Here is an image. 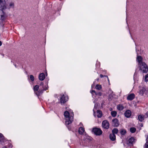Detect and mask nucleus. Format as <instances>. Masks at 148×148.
<instances>
[{"label":"nucleus","mask_w":148,"mask_h":148,"mask_svg":"<svg viewBox=\"0 0 148 148\" xmlns=\"http://www.w3.org/2000/svg\"><path fill=\"white\" fill-rule=\"evenodd\" d=\"M64 119L65 120V124L68 125L73 121V112L71 110L69 111H66L64 113Z\"/></svg>","instance_id":"f257e3e1"},{"label":"nucleus","mask_w":148,"mask_h":148,"mask_svg":"<svg viewBox=\"0 0 148 148\" xmlns=\"http://www.w3.org/2000/svg\"><path fill=\"white\" fill-rule=\"evenodd\" d=\"M138 65L140 70L142 73H147L148 71V67L145 63H141Z\"/></svg>","instance_id":"f03ea898"},{"label":"nucleus","mask_w":148,"mask_h":148,"mask_svg":"<svg viewBox=\"0 0 148 148\" xmlns=\"http://www.w3.org/2000/svg\"><path fill=\"white\" fill-rule=\"evenodd\" d=\"M39 86L38 85H36L34 86V90L35 93L38 96L40 94H42L43 92V90L42 89H41V87L40 88L39 91H38L39 89Z\"/></svg>","instance_id":"7ed1b4c3"},{"label":"nucleus","mask_w":148,"mask_h":148,"mask_svg":"<svg viewBox=\"0 0 148 148\" xmlns=\"http://www.w3.org/2000/svg\"><path fill=\"white\" fill-rule=\"evenodd\" d=\"M92 132L96 135L99 136L102 133L101 130L99 128H93L92 129Z\"/></svg>","instance_id":"20e7f679"},{"label":"nucleus","mask_w":148,"mask_h":148,"mask_svg":"<svg viewBox=\"0 0 148 148\" xmlns=\"http://www.w3.org/2000/svg\"><path fill=\"white\" fill-rule=\"evenodd\" d=\"M102 125L103 127L105 129H108L109 127V123L106 120H105L103 121Z\"/></svg>","instance_id":"39448f33"},{"label":"nucleus","mask_w":148,"mask_h":148,"mask_svg":"<svg viewBox=\"0 0 148 148\" xmlns=\"http://www.w3.org/2000/svg\"><path fill=\"white\" fill-rule=\"evenodd\" d=\"M68 97L65 96L64 95H63L60 97V101L61 103H64L68 100Z\"/></svg>","instance_id":"423d86ee"},{"label":"nucleus","mask_w":148,"mask_h":148,"mask_svg":"<svg viewBox=\"0 0 148 148\" xmlns=\"http://www.w3.org/2000/svg\"><path fill=\"white\" fill-rule=\"evenodd\" d=\"M135 141V140L134 138L131 137L128 140L127 143L128 145L131 146L132 145Z\"/></svg>","instance_id":"0eeeda50"},{"label":"nucleus","mask_w":148,"mask_h":148,"mask_svg":"<svg viewBox=\"0 0 148 148\" xmlns=\"http://www.w3.org/2000/svg\"><path fill=\"white\" fill-rule=\"evenodd\" d=\"M94 115L95 116L97 115L98 118H100L102 116V114L100 110H97L96 113L94 112Z\"/></svg>","instance_id":"6e6552de"},{"label":"nucleus","mask_w":148,"mask_h":148,"mask_svg":"<svg viewBox=\"0 0 148 148\" xmlns=\"http://www.w3.org/2000/svg\"><path fill=\"white\" fill-rule=\"evenodd\" d=\"M146 89L145 87H143L142 89L140 90L139 93L140 94L143 95L144 94H146Z\"/></svg>","instance_id":"1a4fd4ad"},{"label":"nucleus","mask_w":148,"mask_h":148,"mask_svg":"<svg viewBox=\"0 0 148 148\" xmlns=\"http://www.w3.org/2000/svg\"><path fill=\"white\" fill-rule=\"evenodd\" d=\"M38 78L39 79L40 81L43 80L45 78V74L43 73H40L39 75Z\"/></svg>","instance_id":"9d476101"},{"label":"nucleus","mask_w":148,"mask_h":148,"mask_svg":"<svg viewBox=\"0 0 148 148\" xmlns=\"http://www.w3.org/2000/svg\"><path fill=\"white\" fill-rule=\"evenodd\" d=\"M135 97V95L134 94H131L128 95L127 99L128 100H131L133 99Z\"/></svg>","instance_id":"9b49d317"},{"label":"nucleus","mask_w":148,"mask_h":148,"mask_svg":"<svg viewBox=\"0 0 148 148\" xmlns=\"http://www.w3.org/2000/svg\"><path fill=\"white\" fill-rule=\"evenodd\" d=\"M112 123L115 126H117L119 125L118 121L117 119H115L112 120Z\"/></svg>","instance_id":"f8f14e48"},{"label":"nucleus","mask_w":148,"mask_h":148,"mask_svg":"<svg viewBox=\"0 0 148 148\" xmlns=\"http://www.w3.org/2000/svg\"><path fill=\"white\" fill-rule=\"evenodd\" d=\"M131 114V112L129 110L126 111L125 113V116L127 118H129L130 117Z\"/></svg>","instance_id":"ddd939ff"},{"label":"nucleus","mask_w":148,"mask_h":148,"mask_svg":"<svg viewBox=\"0 0 148 148\" xmlns=\"http://www.w3.org/2000/svg\"><path fill=\"white\" fill-rule=\"evenodd\" d=\"M5 141V140L4 139L3 135L1 134H0V145L1 144V145H3V144L2 143V142L3 143Z\"/></svg>","instance_id":"4468645a"},{"label":"nucleus","mask_w":148,"mask_h":148,"mask_svg":"<svg viewBox=\"0 0 148 148\" xmlns=\"http://www.w3.org/2000/svg\"><path fill=\"white\" fill-rule=\"evenodd\" d=\"M40 86V87L41 86L42 88L41 89H42L43 92L44 90H45L47 89V87L46 86H43V83L42 82H41Z\"/></svg>","instance_id":"2eb2a0df"},{"label":"nucleus","mask_w":148,"mask_h":148,"mask_svg":"<svg viewBox=\"0 0 148 148\" xmlns=\"http://www.w3.org/2000/svg\"><path fill=\"white\" fill-rule=\"evenodd\" d=\"M137 60L138 62V65L141 64V63H143L142 62V58L140 56H138L137 57Z\"/></svg>","instance_id":"dca6fc26"},{"label":"nucleus","mask_w":148,"mask_h":148,"mask_svg":"<svg viewBox=\"0 0 148 148\" xmlns=\"http://www.w3.org/2000/svg\"><path fill=\"white\" fill-rule=\"evenodd\" d=\"M85 130L82 127H80L79 130V133L80 134H82L84 132Z\"/></svg>","instance_id":"f3484780"},{"label":"nucleus","mask_w":148,"mask_h":148,"mask_svg":"<svg viewBox=\"0 0 148 148\" xmlns=\"http://www.w3.org/2000/svg\"><path fill=\"white\" fill-rule=\"evenodd\" d=\"M110 138L111 140H114L116 139V136L114 134H110Z\"/></svg>","instance_id":"a211bd4d"},{"label":"nucleus","mask_w":148,"mask_h":148,"mask_svg":"<svg viewBox=\"0 0 148 148\" xmlns=\"http://www.w3.org/2000/svg\"><path fill=\"white\" fill-rule=\"evenodd\" d=\"M117 108L119 110H122L124 108V107L121 104H119L117 106Z\"/></svg>","instance_id":"6ab92c4d"},{"label":"nucleus","mask_w":148,"mask_h":148,"mask_svg":"<svg viewBox=\"0 0 148 148\" xmlns=\"http://www.w3.org/2000/svg\"><path fill=\"white\" fill-rule=\"evenodd\" d=\"M84 139V140L87 139V140H91V138L90 137V136H88V135H84L83 136Z\"/></svg>","instance_id":"aec40b11"},{"label":"nucleus","mask_w":148,"mask_h":148,"mask_svg":"<svg viewBox=\"0 0 148 148\" xmlns=\"http://www.w3.org/2000/svg\"><path fill=\"white\" fill-rule=\"evenodd\" d=\"M138 118L140 121H142L144 119V116L143 115H140L138 116Z\"/></svg>","instance_id":"412c9836"},{"label":"nucleus","mask_w":148,"mask_h":148,"mask_svg":"<svg viewBox=\"0 0 148 148\" xmlns=\"http://www.w3.org/2000/svg\"><path fill=\"white\" fill-rule=\"evenodd\" d=\"M95 88L97 89L100 90L102 88V87L101 85L97 84Z\"/></svg>","instance_id":"4be33fe9"},{"label":"nucleus","mask_w":148,"mask_h":148,"mask_svg":"<svg viewBox=\"0 0 148 148\" xmlns=\"http://www.w3.org/2000/svg\"><path fill=\"white\" fill-rule=\"evenodd\" d=\"M118 130L117 129L115 128L113 129L112 130V133L113 134H116L118 132Z\"/></svg>","instance_id":"5701e85b"},{"label":"nucleus","mask_w":148,"mask_h":148,"mask_svg":"<svg viewBox=\"0 0 148 148\" xmlns=\"http://www.w3.org/2000/svg\"><path fill=\"white\" fill-rule=\"evenodd\" d=\"M111 115L113 117H115L116 114V112L115 111H113L111 112Z\"/></svg>","instance_id":"b1692460"},{"label":"nucleus","mask_w":148,"mask_h":148,"mask_svg":"<svg viewBox=\"0 0 148 148\" xmlns=\"http://www.w3.org/2000/svg\"><path fill=\"white\" fill-rule=\"evenodd\" d=\"M136 130V129L134 127H132L130 129V131L132 133L134 132Z\"/></svg>","instance_id":"393cba45"},{"label":"nucleus","mask_w":148,"mask_h":148,"mask_svg":"<svg viewBox=\"0 0 148 148\" xmlns=\"http://www.w3.org/2000/svg\"><path fill=\"white\" fill-rule=\"evenodd\" d=\"M126 131L125 130H122L121 131V133L122 135L125 134L126 133Z\"/></svg>","instance_id":"a878e982"},{"label":"nucleus","mask_w":148,"mask_h":148,"mask_svg":"<svg viewBox=\"0 0 148 148\" xmlns=\"http://www.w3.org/2000/svg\"><path fill=\"white\" fill-rule=\"evenodd\" d=\"M145 82H148V74L145 75Z\"/></svg>","instance_id":"bb28decb"},{"label":"nucleus","mask_w":148,"mask_h":148,"mask_svg":"<svg viewBox=\"0 0 148 148\" xmlns=\"http://www.w3.org/2000/svg\"><path fill=\"white\" fill-rule=\"evenodd\" d=\"M14 4L13 2H11L10 3L9 6L10 8H13L14 6Z\"/></svg>","instance_id":"cd10ccee"},{"label":"nucleus","mask_w":148,"mask_h":148,"mask_svg":"<svg viewBox=\"0 0 148 148\" xmlns=\"http://www.w3.org/2000/svg\"><path fill=\"white\" fill-rule=\"evenodd\" d=\"M30 79L32 81H34V76L33 75H30Z\"/></svg>","instance_id":"c85d7f7f"},{"label":"nucleus","mask_w":148,"mask_h":148,"mask_svg":"<svg viewBox=\"0 0 148 148\" xmlns=\"http://www.w3.org/2000/svg\"><path fill=\"white\" fill-rule=\"evenodd\" d=\"M145 148H148V141L147 140V142L145 145Z\"/></svg>","instance_id":"c756f323"},{"label":"nucleus","mask_w":148,"mask_h":148,"mask_svg":"<svg viewBox=\"0 0 148 148\" xmlns=\"http://www.w3.org/2000/svg\"><path fill=\"white\" fill-rule=\"evenodd\" d=\"M101 94H101V92H99L98 93L96 92V93L95 95H98L99 96H101Z\"/></svg>","instance_id":"7c9ffc66"},{"label":"nucleus","mask_w":148,"mask_h":148,"mask_svg":"<svg viewBox=\"0 0 148 148\" xmlns=\"http://www.w3.org/2000/svg\"><path fill=\"white\" fill-rule=\"evenodd\" d=\"M91 92V93H92V92H94L95 93V94H96V92L94 90H92V92Z\"/></svg>","instance_id":"2f4dec72"},{"label":"nucleus","mask_w":148,"mask_h":148,"mask_svg":"<svg viewBox=\"0 0 148 148\" xmlns=\"http://www.w3.org/2000/svg\"><path fill=\"white\" fill-rule=\"evenodd\" d=\"M146 116L145 117H148V112H147L146 113Z\"/></svg>","instance_id":"473e14b6"},{"label":"nucleus","mask_w":148,"mask_h":148,"mask_svg":"<svg viewBox=\"0 0 148 148\" xmlns=\"http://www.w3.org/2000/svg\"><path fill=\"white\" fill-rule=\"evenodd\" d=\"M100 77H103V76L101 74V75H100Z\"/></svg>","instance_id":"72a5a7b5"},{"label":"nucleus","mask_w":148,"mask_h":148,"mask_svg":"<svg viewBox=\"0 0 148 148\" xmlns=\"http://www.w3.org/2000/svg\"><path fill=\"white\" fill-rule=\"evenodd\" d=\"M2 45V42L0 41V46H1Z\"/></svg>","instance_id":"f704fd0d"},{"label":"nucleus","mask_w":148,"mask_h":148,"mask_svg":"<svg viewBox=\"0 0 148 148\" xmlns=\"http://www.w3.org/2000/svg\"><path fill=\"white\" fill-rule=\"evenodd\" d=\"M147 139H148V135L147 136V138H146V140H147Z\"/></svg>","instance_id":"c9c22d12"},{"label":"nucleus","mask_w":148,"mask_h":148,"mask_svg":"<svg viewBox=\"0 0 148 148\" xmlns=\"http://www.w3.org/2000/svg\"><path fill=\"white\" fill-rule=\"evenodd\" d=\"M106 76V77H107L108 79V82H109V79H108V77L107 76Z\"/></svg>","instance_id":"e433bc0d"},{"label":"nucleus","mask_w":148,"mask_h":148,"mask_svg":"<svg viewBox=\"0 0 148 148\" xmlns=\"http://www.w3.org/2000/svg\"><path fill=\"white\" fill-rule=\"evenodd\" d=\"M99 80V79H97V81H98Z\"/></svg>","instance_id":"4c0bfd02"}]
</instances>
